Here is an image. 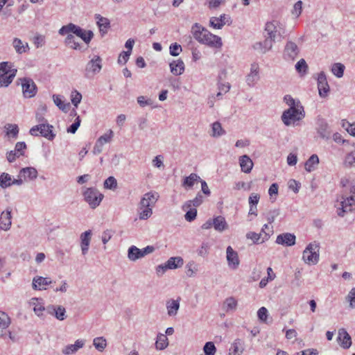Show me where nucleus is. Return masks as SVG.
<instances>
[{"label": "nucleus", "instance_id": "nucleus-57", "mask_svg": "<svg viewBox=\"0 0 355 355\" xmlns=\"http://www.w3.org/2000/svg\"><path fill=\"white\" fill-rule=\"evenodd\" d=\"M346 300L349 304L351 309H355V288H352L346 296Z\"/></svg>", "mask_w": 355, "mask_h": 355}, {"label": "nucleus", "instance_id": "nucleus-2", "mask_svg": "<svg viewBox=\"0 0 355 355\" xmlns=\"http://www.w3.org/2000/svg\"><path fill=\"white\" fill-rule=\"evenodd\" d=\"M305 116L303 106L299 101H297V107H289L284 110L281 116L282 121L286 126L294 124L296 121L302 120Z\"/></svg>", "mask_w": 355, "mask_h": 355}, {"label": "nucleus", "instance_id": "nucleus-56", "mask_svg": "<svg viewBox=\"0 0 355 355\" xmlns=\"http://www.w3.org/2000/svg\"><path fill=\"white\" fill-rule=\"evenodd\" d=\"M210 245L208 243H202L201 246L198 250V254L200 257H205L209 254Z\"/></svg>", "mask_w": 355, "mask_h": 355}, {"label": "nucleus", "instance_id": "nucleus-7", "mask_svg": "<svg viewBox=\"0 0 355 355\" xmlns=\"http://www.w3.org/2000/svg\"><path fill=\"white\" fill-rule=\"evenodd\" d=\"M155 250V248L153 245H148L143 249H139L135 245H132L128 248V257L130 261H135L147 254L153 253Z\"/></svg>", "mask_w": 355, "mask_h": 355}, {"label": "nucleus", "instance_id": "nucleus-23", "mask_svg": "<svg viewBox=\"0 0 355 355\" xmlns=\"http://www.w3.org/2000/svg\"><path fill=\"white\" fill-rule=\"evenodd\" d=\"M92 231L87 230L82 233L80 235V247L83 255H85L89 250V246L91 241Z\"/></svg>", "mask_w": 355, "mask_h": 355}, {"label": "nucleus", "instance_id": "nucleus-20", "mask_svg": "<svg viewBox=\"0 0 355 355\" xmlns=\"http://www.w3.org/2000/svg\"><path fill=\"white\" fill-rule=\"evenodd\" d=\"M259 79V67L257 64H252L251 65L250 73L246 77L247 84L250 87H252Z\"/></svg>", "mask_w": 355, "mask_h": 355}, {"label": "nucleus", "instance_id": "nucleus-28", "mask_svg": "<svg viewBox=\"0 0 355 355\" xmlns=\"http://www.w3.org/2000/svg\"><path fill=\"white\" fill-rule=\"evenodd\" d=\"M169 67L171 72L175 76H180L184 71V63L181 59L173 60Z\"/></svg>", "mask_w": 355, "mask_h": 355}, {"label": "nucleus", "instance_id": "nucleus-14", "mask_svg": "<svg viewBox=\"0 0 355 355\" xmlns=\"http://www.w3.org/2000/svg\"><path fill=\"white\" fill-rule=\"evenodd\" d=\"M300 49L297 45L292 42L288 41L284 48L283 57L286 60L293 61L298 55Z\"/></svg>", "mask_w": 355, "mask_h": 355}, {"label": "nucleus", "instance_id": "nucleus-55", "mask_svg": "<svg viewBox=\"0 0 355 355\" xmlns=\"http://www.w3.org/2000/svg\"><path fill=\"white\" fill-rule=\"evenodd\" d=\"M71 103L76 107H78V104L80 103L82 100V94L78 92L77 90H74L71 92Z\"/></svg>", "mask_w": 355, "mask_h": 355}, {"label": "nucleus", "instance_id": "nucleus-30", "mask_svg": "<svg viewBox=\"0 0 355 355\" xmlns=\"http://www.w3.org/2000/svg\"><path fill=\"white\" fill-rule=\"evenodd\" d=\"M167 313L169 316H175L180 309V299L178 300H169L166 304Z\"/></svg>", "mask_w": 355, "mask_h": 355}, {"label": "nucleus", "instance_id": "nucleus-37", "mask_svg": "<svg viewBox=\"0 0 355 355\" xmlns=\"http://www.w3.org/2000/svg\"><path fill=\"white\" fill-rule=\"evenodd\" d=\"M10 324V319L7 313L0 311V338L3 336V331L6 329Z\"/></svg>", "mask_w": 355, "mask_h": 355}, {"label": "nucleus", "instance_id": "nucleus-52", "mask_svg": "<svg viewBox=\"0 0 355 355\" xmlns=\"http://www.w3.org/2000/svg\"><path fill=\"white\" fill-rule=\"evenodd\" d=\"M81 35H77L80 37L86 44H89L94 37V33L92 31H85L81 28Z\"/></svg>", "mask_w": 355, "mask_h": 355}, {"label": "nucleus", "instance_id": "nucleus-9", "mask_svg": "<svg viewBox=\"0 0 355 355\" xmlns=\"http://www.w3.org/2000/svg\"><path fill=\"white\" fill-rule=\"evenodd\" d=\"M102 69V59L95 55L86 65L85 76L89 78L100 72Z\"/></svg>", "mask_w": 355, "mask_h": 355}, {"label": "nucleus", "instance_id": "nucleus-60", "mask_svg": "<svg viewBox=\"0 0 355 355\" xmlns=\"http://www.w3.org/2000/svg\"><path fill=\"white\" fill-rule=\"evenodd\" d=\"M112 137L113 131L112 130H110L108 131V133H105L103 135L101 136L97 141L99 142L100 144H102V145H104L105 144L110 142Z\"/></svg>", "mask_w": 355, "mask_h": 355}, {"label": "nucleus", "instance_id": "nucleus-32", "mask_svg": "<svg viewBox=\"0 0 355 355\" xmlns=\"http://www.w3.org/2000/svg\"><path fill=\"white\" fill-rule=\"evenodd\" d=\"M211 224H213L214 229L220 232H222L228 228V225L225 218L222 216H218L214 218Z\"/></svg>", "mask_w": 355, "mask_h": 355}, {"label": "nucleus", "instance_id": "nucleus-43", "mask_svg": "<svg viewBox=\"0 0 355 355\" xmlns=\"http://www.w3.org/2000/svg\"><path fill=\"white\" fill-rule=\"evenodd\" d=\"M12 179L11 175L7 173H2L0 175V187L3 189H6L12 186Z\"/></svg>", "mask_w": 355, "mask_h": 355}, {"label": "nucleus", "instance_id": "nucleus-45", "mask_svg": "<svg viewBox=\"0 0 355 355\" xmlns=\"http://www.w3.org/2000/svg\"><path fill=\"white\" fill-rule=\"evenodd\" d=\"M211 131V136L214 137H220L225 133V130L223 129L221 126V124L218 121H216L212 124Z\"/></svg>", "mask_w": 355, "mask_h": 355}, {"label": "nucleus", "instance_id": "nucleus-36", "mask_svg": "<svg viewBox=\"0 0 355 355\" xmlns=\"http://www.w3.org/2000/svg\"><path fill=\"white\" fill-rule=\"evenodd\" d=\"M237 305V300L234 297H229L225 300L223 304V309L227 313L234 311L236 309Z\"/></svg>", "mask_w": 355, "mask_h": 355}, {"label": "nucleus", "instance_id": "nucleus-17", "mask_svg": "<svg viewBox=\"0 0 355 355\" xmlns=\"http://www.w3.org/2000/svg\"><path fill=\"white\" fill-rule=\"evenodd\" d=\"M12 209L8 207L5 211H2L0 217V228L4 231H8L12 225Z\"/></svg>", "mask_w": 355, "mask_h": 355}, {"label": "nucleus", "instance_id": "nucleus-33", "mask_svg": "<svg viewBox=\"0 0 355 355\" xmlns=\"http://www.w3.org/2000/svg\"><path fill=\"white\" fill-rule=\"evenodd\" d=\"M203 202V196L198 192L194 199L186 201L182 205V209L186 211L191 207H199Z\"/></svg>", "mask_w": 355, "mask_h": 355}, {"label": "nucleus", "instance_id": "nucleus-39", "mask_svg": "<svg viewBox=\"0 0 355 355\" xmlns=\"http://www.w3.org/2000/svg\"><path fill=\"white\" fill-rule=\"evenodd\" d=\"M168 345V340L166 335L159 334L155 342V347L158 350H163Z\"/></svg>", "mask_w": 355, "mask_h": 355}, {"label": "nucleus", "instance_id": "nucleus-42", "mask_svg": "<svg viewBox=\"0 0 355 355\" xmlns=\"http://www.w3.org/2000/svg\"><path fill=\"white\" fill-rule=\"evenodd\" d=\"M53 100L56 106L58 107L60 110L62 111L67 112L70 107V104L69 103H64L62 99V96L58 94L53 95Z\"/></svg>", "mask_w": 355, "mask_h": 355}, {"label": "nucleus", "instance_id": "nucleus-38", "mask_svg": "<svg viewBox=\"0 0 355 355\" xmlns=\"http://www.w3.org/2000/svg\"><path fill=\"white\" fill-rule=\"evenodd\" d=\"M12 46L15 48L16 52L19 54L25 53L27 51V50L29 49L27 42L24 44L20 39L17 37L13 40Z\"/></svg>", "mask_w": 355, "mask_h": 355}, {"label": "nucleus", "instance_id": "nucleus-10", "mask_svg": "<svg viewBox=\"0 0 355 355\" xmlns=\"http://www.w3.org/2000/svg\"><path fill=\"white\" fill-rule=\"evenodd\" d=\"M355 202V198L352 196L346 197L344 195L341 196L340 207H337V214L343 217L345 214L352 210L351 207Z\"/></svg>", "mask_w": 355, "mask_h": 355}, {"label": "nucleus", "instance_id": "nucleus-19", "mask_svg": "<svg viewBox=\"0 0 355 355\" xmlns=\"http://www.w3.org/2000/svg\"><path fill=\"white\" fill-rule=\"evenodd\" d=\"M81 28H82L74 24L69 23L66 26H62L58 33L61 35H71V33H73L76 35H81Z\"/></svg>", "mask_w": 355, "mask_h": 355}, {"label": "nucleus", "instance_id": "nucleus-31", "mask_svg": "<svg viewBox=\"0 0 355 355\" xmlns=\"http://www.w3.org/2000/svg\"><path fill=\"white\" fill-rule=\"evenodd\" d=\"M95 19L97 20L96 23L101 34L103 35L107 33L108 28L110 27V20L100 15H96Z\"/></svg>", "mask_w": 355, "mask_h": 355}, {"label": "nucleus", "instance_id": "nucleus-3", "mask_svg": "<svg viewBox=\"0 0 355 355\" xmlns=\"http://www.w3.org/2000/svg\"><path fill=\"white\" fill-rule=\"evenodd\" d=\"M319 243L316 241L310 243L303 251V261L309 265H315L319 261Z\"/></svg>", "mask_w": 355, "mask_h": 355}, {"label": "nucleus", "instance_id": "nucleus-50", "mask_svg": "<svg viewBox=\"0 0 355 355\" xmlns=\"http://www.w3.org/2000/svg\"><path fill=\"white\" fill-rule=\"evenodd\" d=\"M203 351L205 355H215L216 348L213 342H207L203 347Z\"/></svg>", "mask_w": 355, "mask_h": 355}, {"label": "nucleus", "instance_id": "nucleus-16", "mask_svg": "<svg viewBox=\"0 0 355 355\" xmlns=\"http://www.w3.org/2000/svg\"><path fill=\"white\" fill-rule=\"evenodd\" d=\"M226 254L229 267L233 270L238 268L240 261L237 252L234 250L231 246H228L226 249Z\"/></svg>", "mask_w": 355, "mask_h": 355}, {"label": "nucleus", "instance_id": "nucleus-4", "mask_svg": "<svg viewBox=\"0 0 355 355\" xmlns=\"http://www.w3.org/2000/svg\"><path fill=\"white\" fill-rule=\"evenodd\" d=\"M53 125L48 123H42L32 127L30 129L29 133L35 137L41 135L47 139L52 141L55 137V135L53 132Z\"/></svg>", "mask_w": 355, "mask_h": 355}, {"label": "nucleus", "instance_id": "nucleus-63", "mask_svg": "<svg viewBox=\"0 0 355 355\" xmlns=\"http://www.w3.org/2000/svg\"><path fill=\"white\" fill-rule=\"evenodd\" d=\"M80 118L78 116L74 122L67 128V132L71 134H75L80 125Z\"/></svg>", "mask_w": 355, "mask_h": 355}, {"label": "nucleus", "instance_id": "nucleus-40", "mask_svg": "<svg viewBox=\"0 0 355 355\" xmlns=\"http://www.w3.org/2000/svg\"><path fill=\"white\" fill-rule=\"evenodd\" d=\"M64 43L67 46H69L70 48L82 51H83L85 49H83V46L76 41L75 37L73 35H67L65 40Z\"/></svg>", "mask_w": 355, "mask_h": 355}, {"label": "nucleus", "instance_id": "nucleus-58", "mask_svg": "<svg viewBox=\"0 0 355 355\" xmlns=\"http://www.w3.org/2000/svg\"><path fill=\"white\" fill-rule=\"evenodd\" d=\"M54 316L60 321L64 320L67 317L65 309L62 306L58 305Z\"/></svg>", "mask_w": 355, "mask_h": 355}, {"label": "nucleus", "instance_id": "nucleus-34", "mask_svg": "<svg viewBox=\"0 0 355 355\" xmlns=\"http://www.w3.org/2000/svg\"><path fill=\"white\" fill-rule=\"evenodd\" d=\"M230 19V17L225 14H223L220 17H211L209 20V24L211 27L217 29H221L225 24V19Z\"/></svg>", "mask_w": 355, "mask_h": 355}, {"label": "nucleus", "instance_id": "nucleus-6", "mask_svg": "<svg viewBox=\"0 0 355 355\" xmlns=\"http://www.w3.org/2000/svg\"><path fill=\"white\" fill-rule=\"evenodd\" d=\"M85 200L92 209L96 208L102 201L103 195L96 188H87L83 193Z\"/></svg>", "mask_w": 355, "mask_h": 355}, {"label": "nucleus", "instance_id": "nucleus-51", "mask_svg": "<svg viewBox=\"0 0 355 355\" xmlns=\"http://www.w3.org/2000/svg\"><path fill=\"white\" fill-rule=\"evenodd\" d=\"M295 69L300 73H306L308 70V65L304 59H301L296 63Z\"/></svg>", "mask_w": 355, "mask_h": 355}, {"label": "nucleus", "instance_id": "nucleus-18", "mask_svg": "<svg viewBox=\"0 0 355 355\" xmlns=\"http://www.w3.org/2000/svg\"><path fill=\"white\" fill-rule=\"evenodd\" d=\"M296 237L291 233H283L277 236L276 243L284 246H293L295 244Z\"/></svg>", "mask_w": 355, "mask_h": 355}, {"label": "nucleus", "instance_id": "nucleus-27", "mask_svg": "<svg viewBox=\"0 0 355 355\" xmlns=\"http://www.w3.org/2000/svg\"><path fill=\"white\" fill-rule=\"evenodd\" d=\"M239 164L243 173H249L253 167V162L248 155H244L239 157Z\"/></svg>", "mask_w": 355, "mask_h": 355}, {"label": "nucleus", "instance_id": "nucleus-13", "mask_svg": "<svg viewBox=\"0 0 355 355\" xmlns=\"http://www.w3.org/2000/svg\"><path fill=\"white\" fill-rule=\"evenodd\" d=\"M22 92L26 98H31L37 93V87L31 78H24L21 80Z\"/></svg>", "mask_w": 355, "mask_h": 355}, {"label": "nucleus", "instance_id": "nucleus-49", "mask_svg": "<svg viewBox=\"0 0 355 355\" xmlns=\"http://www.w3.org/2000/svg\"><path fill=\"white\" fill-rule=\"evenodd\" d=\"M138 214L139 219L146 220L153 214V210L150 207H144L142 209L138 208Z\"/></svg>", "mask_w": 355, "mask_h": 355}, {"label": "nucleus", "instance_id": "nucleus-11", "mask_svg": "<svg viewBox=\"0 0 355 355\" xmlns=\"http://www.w3.org/2000/svg\"><path fill=\"white\" fill-rule=\"evenodd\" d=\"M317 83L319 96L321 98H326L329 93L330 88L326 75L323 71L318 74Z\"/></svg>", "mask_w": 355, "mask_h": 355}, {"label": "nucleus", "instance_id": "nucleus-41", "mask_svg": "<svg viewBox=\"0 0 355 355\" xmlns=\"http://www.w3.org/2000/svg\"><path fill=\"white\" fill-rule=\"evenodd\" d=\"M243 351V347L241 340L236 339L232 344V346L230 349L229 355H241Z\"/></svg>", "mask_w": 355, "mask_h": 355}, {"label": "nucleus", "instance_id": "nucleus-24", "mask_svg": "<svg viewBox=\"0 0 355 355\" xmlns=\"http://www.w3.org/2000/svg\"><path fill=\"white\" fill-rule=\"evenodd\" d=\"M51 283V281L50 278L37 276L35 277L33 279V288L34 290L45 289L44 286L49 285Z\"/></svg>", "mask_w": 355, "mask_h": 355}, {"label": "nucleus", "instance_id": "nucleus-12", "mask_svg": "<svg viewBox=\"0 0 355 355\" xmlns=\"http://www.w3.org/2000/svg\"><path fill=\"white\" fill-rule=\"evenodd\" d=\"M159 197V194L155 191H150L145 193L140 200L139 209H142L144 207H150L152 209Z\"/></svg>", "mask_w": 355, "mask_h": 355}, {"label": "nucleus", "instance_id": "nucleus-22", "mask_svg": "<svg viewBox=\"0 0 355 355\" xmlns=\"http://www.w3.org/2000/svg\"><path fill=\"white\" fill-rule=\"evenodd\" d=\"M20 176L25 182L33 180L37 177V171L34 167H26L20 170Z\"/></svg>", "mask_w": 355, "mask_h": 355}, {"label": "nucleus", "instance_id": "nucleus-59", "mask_svg": "<svg viewBox=\"0 0 355 355\" xmlns=\"http://www.w3.org/2000/svg\"><path fill=\"white\" fill-rule=\"evenodd\" d=\"M187 209L189 210L186 212L184 218L187 221L191 222L196 218L197 210L196 208L191 207L188 208Z\"/></svg>", "mask_w": 355, "mask_h": 355}, {"label": "nucleus", "instance_id": "nucleus-5", "mask_svg": "<svg viewBox=\"0 0 355 355\" xmlns=\"http://www.w3.org/2000/svg\"><path fill=\"white\" fill-rule=\"evenodd\" d=\"M8 62L0 63V87H8L16 75L17 70H11Z\"/></svg>", "mask_w": 355, "mask_h": 355}, {"label": "nucleus", "instance_id": "nucleus-53", "mask_svg": "<svg viewBox=\"0 0 355 355\" xmlns=\"http://www.w3.org/2000/svg\"><path fill=\"white\" fill-rule=\"evenodd\" d=\"M344 164L346 167L355 166V150L345 156Z\"/></svg>", "mask_w": 355, "mask_h": 355}, {"label": "nucleus", "instance_id": "nucleus-8", "mask_svg": "<svg viewBox=\"0 0 355 355\" xmlns=\"http://www.w3.org/2000/svg\"><path fill=\"white\" fill-rule=\"evenodd\" d=\"M316 131L320 137L328 140L331 138L332 130L327 121L323 118H318L316 121Z\"/></svg>", "mask_w": 355, "mask_h": 355}, {"label": "nucleus", "instance_id": "nucleus-48", "mask_svg": "<svg viewBox=\"0 0 355 355\" xmlns=\"http://www.w3.org/2000/svg\"><path fill=\"white\" fill-rule=\"evenodd\" d=\"M7 130V135L13 138H16L19 133V128L16 124H7L5 126Z\"/></svg>", "mask_w": 355, "mask_h": 355}, {"label": "nucleus", "instance_id": "nucleus-35", "mask_svg": "<svg viewBox=\"0 0 355 355\" xmlns=\"http://www.w3.org/2000/svg\"><path fill=\"white\" fill-rule=\"evenodd\" d=\"M166 268L169 270L181 268L184 264V260L181 257H170L166 262Z\"/></svg>", "mask_w": 355, "mask_h": 355}, {"label": "nucleus", "instance_id": "nucleus-44", "mask_svg": "<svg viewBox=\"0 0 355 355\" xmlns=\"http://www.w3.org/2000/svg\"><path fill=\"white\" fill-rule=\"evenodd\" d=\"M319 163V158L317 155H312L305 162V169L311 172L314 169V166Z\"/></svg>", "mask_w": 355, "mask_h": 355}, {"label": "nucleus", "instance_id": "nucleus-46", "mask_svg": "<svg viewBox=\"0 0 355 355\" xmlns=\"http://www.w3.org/2000/svg\"><path fill=\"white\" fill-rule=\"evenodd\" d=\"M345 66L341 63H334L331 67V72L337 78H342L344 74Z\"/></svg>", "mask_w": 355, "mask_h": 355}, {"label": "nucleus", "instance_id": "nucleus-1", "mask_svg": "<svg viewBox=\"0 0 355 355\" xmlns=\"http://www.w3.org/2000/svg\"><path fill=\"white\" fill-rule=\"evenodd\" d=\"M191 33L193 37L200 44L216 49H219L223 45L220 37L211 33L198 23H195L192 26Z\"/></svg>", "mask_w": 355, "mask_h": 355}, {"label": "nucleus", "instance_id": "nucleus-47", "mask_svg": "<svg viewBox=\"0 0 355 355\" xmlns=\"http://www.w3.org/2000/svg\"><path fill=\"white\" fill-rule=\"evenodd\" d=\"M93 345L98 351L103 352L107 346L106 340L103 337L95 338Z\"/></svg>", "mask_w": 355, "mask_h": 355}, {"label": "nucleus", "instance_id": "nucleus-25", "mask_svg": "<svg viewBox=\"0 0 355 355\" xmlns=\"http://www.w3.org/2000/svg\"><path fill=\"white\" fill-rule=\"evenodd\" d=\"M273 42L274 41L271 39L266 37L263 42L255 43L253 45V48L255 50L259 51L261 53H266L272 49Z\"/></svg>", "mask_w": 355, "mask_h": 355}, {"label": "nucleus", "instance_id": "nucleus-54", "mask_svg": "<svg viewBox=\"0 0 355 355\" xmlns=\"http://www.w3.org/2000/svg\"><path fill=\"white\" fill-rule=\"evenodd\" d=\"M104 187L108 189H114L117 187V182L115 178L110 176L104 182Z\"/></svg>", "mask_w": 355, "mask_h": 355}, {"label": "nucleus", "instance_id": "nucleus-64", "mask_svg": "<svg viewBox=\"0 0 355 355\" xmlns=\"http://www.w3.org/2000/svg\"><path fill=\"white\" fill-rule=\"evenodd\" d=\"M130 55V51H122L118 58V63L125 64L128 61Z\"/></svg>", "mask_w": 355, "mask_h": 355}, {"label": "nucleus", "instance_id": "nucleus-29", "mask_svg": "<svg viewBox=\"0 0 355 355\" xmlns=\"http://www.w3.org/2000/svg\"><path fill=\"white\" fill-rule=\"evenodd\" d=\"M246 238L248 239H251L254 243H262L266 241H268L270 238V233H265V235L262 236V234H257L254 232H249L246 234Z\"/></svg>", "mask_w": 355, "mask_h": 355}, {"label": "nucleus", "instance_id": "nucleus-62", "mask_svg": "<svg viewBox=\"0 0 355 355\" xmlns=\"http://www.w3.org/2000/svg\"><path fill=\"white\" fill-rule=\"evenodd\" d=\"M186 274L189 277L193 276L197 271L196 265L194 261L189 262L186 266Z\"/></svg>", "mask_w": 355, "mask_h": 355}, {"label": "nucleus", "instance_id": "nucleus-61", "mask_svg": "<svg viewBox=\"0 0 355 355\" xmlns=\"http://www.w3.org/2000/svg\"><path fill=\"white\" fill-rule=\"evenodd\" d=\"M181 45L178 43L171 44L169 46V52L172 56H178L182 51Z\"/></svg>", "mask_w": 355, "mask_h": 355}, {"label": "nucleus", "instance_id": "nucleus-21", "mask_svg": "<svg viewBox=\"0 0 355 355\" xmlns=\"http://www.w3.org/2000/svg\"><path fill=\"white\" fill-rule=\"evenodd\" d=\"M277 24L278 22L275 21L267 22L266 24L265 32L266 35H265V37L270 38L275 42L277 37V33L278 32L277 29Z\"/></svg>", "mask_w": 355, "mask_h": 355}, {"label": "nucleus", "instance_id": "nucleus-15", "mask_svg": "<svg viewBox=\"0 0 355 355\" xmlns=\"http://www.w3.org/2000/svg\"><path fill=\"white\" fill-rule=\"evenodd\" d=\"M337 342L343 349H349L352 345V338L345 329L341 328L338 331Z\"/></svg>", "mask_w": 355, "mask_h": 355}, {"label": "nucleus", "instance_id": "nucleus-26", "mask_svg": "<svg viewBox=\"0 0 355 355\" xmlns=\"http://www.w3.org/2000/svg\"><path fill=\"white\" fill-rule=\"evenodd\" d=\"M199 180H200V177L198 174L192 173L189 176L184 178L182 187L185 189H191L196 182H199Z\"/></svg>", "mask_w": 355, "mask_h": 355}]
</instances>
